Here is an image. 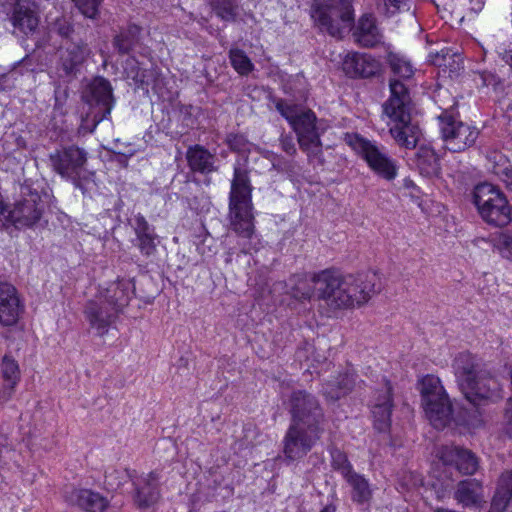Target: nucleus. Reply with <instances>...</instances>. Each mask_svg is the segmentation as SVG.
<instances>
[{
	"instance_id": "37",
	"label": "nucleus",
	"mask_w": 512,
	"mask_h": 512,
	"mask_svg": "<svg viewBox=\"0 0 512 512\" xmlns=\"http://www.w3.org/2000/svg\"><path fill=\"white\" fill-rule=\"evenodd\" d=\"M387 63L395 76L403 80L410 79L414 75V68L409 59L397 52H388Z\"/></svg>"
},
{
	"instance_id": "56",
	"label": "nucleus",
	"mask_w": 512,
	"mask_h": 512,
	"mask_svg": "<svg viewBox=\"0 0 512 512\" xmlns=\"http://www.w3.org/2000/svg\"><path fill=\"white\" fill-rule=\"evenodd\" d=\"M404 186L406 188H414L415 184L411 179L406 178V179H404Z\"/></svg>"
},
{
	"instance_id": "7",
	"label": "nucleus",
	"mask_w": 512,
	"mask_h": 512,
	"mask_svg": "<svg viewBox=\"0 0 512 512\" xmlns=\"http://www.w3.org/2000/svg\"><path fill=\"white\" fill-rule=\"evenodd\" d=\"M473 203L488 224L502 227L512 220V208L504 193L491 183H480L473 190Z\"/></svg>"
},
{
	"instance_id": "19",
	"label": "nucleus",
	"mask_w": 512,
	"mask_h": 512,
	"mask_svg": "<svg viewBox=\"0 0 512 512\" xmlns=\"http://www.w3.org/2000/svg\"><path fill=\"white\" fill-rule=\"evenodd\" d=\"M439 454L445 466L454 467L462 475H473L478 470V458L466 448L446 445L441 448Z\"/></svg>"
},
{
	"instance_id": "42",
	"label": "nucleus",
	"mask_w": 512,
	"mask_h": 512,
	"mask_svg": "<svg viewBox=\"0 0 512 512\" xmlns=\"http://www.w3.org/2000/svg\"><path fill=\"white\" fill-rule=\"evenodd\" d=\"M103 0H73L79 11L87 18L95 19Z\"/></svg>"
},
{
	"instance_id": "1",
	"label": "nucleus",
	"mask_w": 512,
	"mask_h": 512,
	"mask_svg": "<svg viewBox=\"0 0 512 512\" xmlns=\"http://www.w3.org/2000/svg\"><path fill=\"white\" fill-rule=\"evenodd\" d=\"M252 190L248 171L235 166L229 193V216L232 230L242 239L239 245L243 253L259 248L252 214Z\"/></svg>"
},
{
	"instance_id": "36",
	"label": "nucleus",
	"mask_w": 512,
	"mask_h": 512,
	"mask_svg": "<svg viewBox=\"0 0 512 512\" xmlns=\"http://www.w3.org/2000/svg\"><path fill=\"white\" fill-rule=\"evenodd\" d=\"M292 286L290 295L299 301H309L313 296L316 297L315 284L312 282V276L308 279L304 275H296L291 279Z\"/></svg>"
},
{
	"instance_id": "41",
	"label": "nucleus",
	"mask_w": 512,
	"mask_h": 512,
	"mask_svg": "<svg viewBox=\"0 0 512 512\" xmlns=\"http://www.w3.org/2000/svg\"><path fill=\"white\" fill-rule=\"evenodd\" d=\"M19 454L7 443L0 441V467L11 469L19 466Z\"/></svg>"
},
{
	"instance_id": "27",
	"label": "nucleus",
	"mask_w": 512,
	"mask_h": 512,
	"mask_svg": "<svg viewBox=\"0 0 512 512\" xmlns=\"http://www.w3.org/2000/svg\"><path fill=\"white\" fill-rule=\"evenodd\" d=\"M66 499L87 512H104L108 507V501L103 496L89 489H72L67 492Z\"/></svg>"
},
{
	"instance_id": "17",
	"label": "nucleus",
	"mask_w": 512,
	"mask_h": 512,
	"mask_svg": "<svg viewBox=\"0 0 512 512\" xmlns=\"http://www.w3.org/2000/svg\"><path fill=\"white\" fill-rule=\"evenodd\" d=\"M393 407L392 386L385 380L383 387L375 391L370 405L374 428L377 431H389Z\"/></svg>"
},
{
	"instance_id": "14",
	"label": "nucleus",
	"mask_w": 512,
	"mask_h": 512,
	"mask_svg": "<svg viewBox=\"0 0 512 512\" xmlns=\"http://www.w3.org/2000/svg\"><path fill=\"white\" fill-rule=\"evenodd\" d=\"M345 282H350L346 287L350 296L349 308L361 306L367 303L374 295L382 289L380 277L377 273L368 271L357 275H344Z\"/></svg>"
},
{
	"instance_id": "44",
	"label": "nucleus",
	"mask_w": 512,
	"mask_h": 512,
	"mask_svg": "<svg viewBox=\"0 0 512 512\" xmlns=\"http://www.w3.org/2000/svg\"><path fill=\"white\" fill-rule=\"evenodd\" d=\"M473 81L476 83L478 87H493L499 84L500 80L498 76L489 71H476L474 72Z\"/></svg>"
},
{
	"instance_id": "52",
	"label": "nucleus",
	"mask_w": 512,
	"mask_h": 512,
	"mask_svg": "<svg viewBox=\"0 0 512 512\" xmlns=\"http://www.w3.org/2000/svg\"><path fill=\"white\" fill-rule=\"evenodd\" d=\"M467 425L472 428H478L482 425L481 413L478 409H475L471 419L467 420Z\"/></svg>"
},
{
	"instance_id": "29",
	"label": "nucleus",
	"mask_w": 512,
	"mask_h": 512,
	"mask_svg": "<svg viewBox=\"0 0 512 512\" xmlns=\"http://www.w3.org/2000/svg\"><path fill=\"white\" fill-rule=\"evenodd\" d=\"M357 375L352 372L340 374L336 379L323 384V395L329 401H337L352 391L356 384Z\"/></svg>"
},
{
	"instance_id": "23",
	"label": "nucleus",
	"mask_w": 512,
	"mask_h": 512,
	"mask_svg": "<svg viewBox=\"0 0 512 512\" xmlns=\"http://www.w3.org/2000/svg\"><path fill=\"white\" fill-rule=\"evenodd\" d=\"M343 71L351 78H368L379 71V63L372 56L361 53L347 54L343 60Z\"/></svg>"
},
{
	"instance_id": "2",
	"label": "nucleus",
	"mask_w": 512,
	"mask_h": 512,
	"mask_svg": "<svg viewBox=\"0 0 512 512\" xmlns=\"http://www.w3.org/2000/svg\"><path fill=\"white\" fill-rule=\"evenodd\" d=\"M452 367L459 389L474 407L501 398L500 384L471 353H459Z\"/></svg>"
},
{
	"instance_id": "18",
	"label": "nucleus",
	"mask_w": 512,
	"mask_h": 512,
	"mask_svg": "<svg viewBox=\"0 0 512 512\" xmlns=\"http://www.w3.org/2000/svg\"><path fill=\"white\" fill-rule=\"evenodd\" d=\"M117 315L118 314L104 302V299L97 295L88 300L84 308L85 319L88 321L90 328L100 337L108 333Z\"/></svg>"
},
{
	"instance_id": "32",
	"label": "nucleus",
	"mask_w": 512,
	"mask_h": 512,
	"mask_svg": "<svg viewBox=\"0 0 512 512\" xmlns=\"http://www.w3.org/2000/svg\"><path fill=\"white\" fill-rule=\"evenodd\" d=\"M414 163L420 174L425 177L437 176L441 171L438 155L427 146L419 147L415 153Z\"/></svg>"
},
{
	"instance_id": "6",
	"label": "nucleus",
	"mask_w": 512,
	"mask_h": 512,
	"mask_svg": "<svg viewBox=\"0 0 512 512\" xmlns=\"http://www.w3.org/2000/svg\"><path fill=\"white\" fill-rule=\"evenodd\" d=\"M312 282L315 284L319 306L325 310L328 317L349 308L350 296L347 294L346 287L350 282H345L344 275L335 270L325 269L313 273Z\"/></svg>"
},
{
	"instance_id": "54",
	"label": "nucleus",
	"mask_w": 512,
	"mask_h": 512,
	"mask_svg": "<svg viewBox=\"0 0 512 512\" xmlns=\"http://www.w3.org/2000/svg\"><path fill=\"white\" fill-rule=\"evenodd\" d=\"M502 60L505 61L508 65L512 66V47L509 49H504L503 52H500Z\"/></svg>"
},
{
	"instance_id": "16",
	"label": "nucleus",
	"mask_w": 512,
	"mask_h": 512,
	"mask_svg": "<svg viewBox=\"0 0 512 512\" xmlns=\"http://www.w3.org/2000/svg\"><path fill=\"white\" fill-rule=\"evenodd\" d=\"M389 132L395 142L406 149H414L421 136L419 125L411 118V112L387 117Z\"/></svg>"
},
{
	"instance_id": "11",
	"label": "nucleus",
	"mask_w": 512,
	"mask_h": 512,
	"mask_svg": "<svg viewBox=\"0 0 512 512\" xmlns=\"http://www.w3.org/2000/svg\"><path fill=\"white\" fill-rule=\"evenodd\" d=\"M323 433L324 428L289 424L282 441L285 463L303 459L316 446Z\"/></svg>"
},
{
	"instance_id": "55",
	"label": "nucleus",
	"mask_w": 512,
	"mask_h": 512,
	"mask_svg": "<svg viewBox=\"0 0 512 512\" xmlns=\"http://www.w3.org/2000/svg\"><path fill=\"white\" fill-rule=\"evenodd\" d=\"M61 94H63V96L65 97L66 96V91L63 90L61 91L60 88H57L55 90V106H58V105H61Z\"/></svg>"
},
{
	"instance_id": "51",
	"label": "nucleus",
	"mask_w": 512,
	"mask_h": 512,
	"mask_svg": "<svg viewBox=\"0 0 512 512\" xmlns=\"http://www.w3.org/2000/svg\"><path fill=\"white\" fill-rule=\"evenodd\" d=\"M386 11L390 15L397 13L402 7L407 5L409 0H383Z\"/></svg>"
},
{
	"instance_id": "58",
	"label": "nucleus",
	"mask_w": 512,
	"mask_h": 512,
	"mask_svg": "<svg viewBox=\"0 0 512 512\" xmlns=\"http://www.w3.org/2000/svg\"><path fill=\"white\" fill-rule=\"evenodd\" d=\"M339 391H340V388H339V387H337V386H334V392H335L336 394H338V393H339Z\"/></svg>"
},
{
	"instance_id": "45",
	"label": "nucleus",
	"mask_w": 512,
	"mask_h": 512,
	"mask_svg": "<svg viewBox=\"0 0 512 512\" xmlns=\"http://www.w3.org/2000/svg\"><path fill=\"white\" fill-rule=\"evenodd\" d=\"M226 143L230 149L235 152L242 153L249 151L250 143L244 135L234 133L228 134Z\"/></svg>"
},
{
	"instance_id": "9",
	"label": "nucleus",
	"mask_w": 512,
	"mask_h": 512,
	"mask_svg": "<svg viewBox=\"0 0 512 512\" xmlns=\"http://www.w3.org/2000/svg\"><path fill=\"white\" fill-rule=\"evenodd\" d=\"M422 404L426 417L436 429H443L452 419V405L438 377L428 375L421 382Z\"/></svg>"
},
{
	"instance_id": "4",
	"label": "nucleus",
	"mask_w": 512,
	"mask_h": 512,
	"mask_svg": "<svg viewBox=\"0 0 512 512\" xmlns=\"http://www.w3.org/2000/svg\"><path fill=\"white\" fill-rule=\"evenodd\" d=\"M277 111L284 117L297 135L300 148L308 156H317L322 152L321 134L315 113L278 99L275 103Z\"/></svg>"
},
{
	"instance_id": "15",
	"label": "nucleus",
	"mask_w": 512,
	"mask_h": 512,
	"mask_svg": "<svg viewBox=\"0 0 512 512\" xmlns=\"http://www.w3.org/2000/svg\"><path fill=\"white\" fill-rule=\"evenodd\" d=\"M89 54L90 49L84 42L64 40L57 51V70L60 76L75 75Z\"/></svg>"
},
{
	"instance_id": "57",
	"label": "nucleus",
	"mask_w": 512,
	"mask_h": 512,
	"mask_svg": "<svg viewBox=\"0 0 512 512\" xmlns=\"http://www.w3.org/2000/svg\"><path fill=\"white\" fill-rule=\"evenodd\" d=\"M321 512H335L332 506H326Z\"/></svg>"
},
{
	"instance_id": "48",
	"label": "nucleus",
	"mask_w": 512,
	"mask_h": 512,
	"mask_svg": "<svg viewBox=\"0 0 512 512\" xmlns=\"http://www.w3.org/2000/svg\"><path fill=\"white\" fill-rule=\"evenodd\" d=\"M272 169L278 172H291L294 168L293 163L284 159L281 156L273 154L272 159Z\"/></svg>"
},
{
	"instance_id": "31",
	"label": "nucleus",
	"mask_w": 512,
	"mask_h": 512,
	"mask_svg": "<svg viewBox=\"0 0 512 512\" xmlns=\"http://www.w3.org/2000/svg\"><path fill=\"white\" fill-rule=\"evenodd\" d=\"M1 375L3 387L0 390V397L4 400H8L20 380L18 363L9 355H5L2 359Z\"/></svg>"
},
{
	"instance_id": "59",
	"label": "nucleus",
	"mask_w": 512,
	"mask_h": 512,
	"mask_svg": "<svg viewBox=\"0 0 512 512\" xmlns=\"http://www.w3.org/2000/svg\"><path fill=\"white\" fill-rule=\"evenodd\" d=\"M133 154H134V152H133V151H129V154H128V155H129V156H132Z\"/></svg>"
},
{
	"instance_id": "22",
	"label": "nucleus",
	"mask_w": 512,
	"mask_h": 512,
	"mask_svg": "<svg viewBox=\"0 0 512 512\" xmlns=\"http://www.w3.org/2000/svg\"><path fill=\"white\" fill-rule=\"evenodd\" d=\"M22 307L14 286L0 282V324L12 326L17 323Z\"/></svg>"
},
{
	"instance_id": "50",
	"label": "nucleus",
	"mask_w": 512,
	"mask_h": 512,
	"mask_svg": "<svg viewBox=\"0 0 512 512\" xmlns=\"http://www.w3.org/2000/svg\"><path fill=\"white\" fill-rule=\"evenodd\" d=\"M280 146L282 150L289 156L296 154L297 149L292 136L282 135L280 137Z\"/></svg>"
},
{
	"instance_id": "43",
	"label": "nucleus",
	"mask_w": 512,
	"mask_h": 512,
	"mask_svg": "<svg viewBox=\"0 0 512 512\" xmlns=\"http://www.w3.org/2000/svg\"><path fill=\"white\" fill-rule=\"evenodd\" d=\"M331 456L333 467L336 470L340 471L343 477L353 472L350 462L348 461L346 455L343 454L341 451L334 450L332 451Z\"/></svg>"
},
{
	"instance_id": "25",
	"label": "nucleus",
	"mask_w": 512,
	"mask_h": 512,
	"mask_svg": "<svg viewBox=\"0 0 512 512\" xmlns=\"http://www.w3.org/2000/svg\"><path fill=\"white\" fill-rule=\"evenodd\" d=\"M134 485L136 490L135 501L139 507H149L159 499L158 475L155 472L138 477L134 481Z\"/></svg>"
},
{
	"instance_id": "38",
	"label": "nucleus",
	"mask_w": 512,
	"mask_h": 512,
	"mask_svg": "<svg viewBox=\"0 0 512 512\" xmlns=\"http://www.w3.org/2000/svg\"><path fill=\"white\" fill-rule=\"evenodd\" d=\"M210 7L223 21L233 22L238 15V5L235 0H210Z\"/></svg>"
},
{
	"instance_id": "40",
	"label": "nucleus",
	"mask_w": 512,
	"mask_h": 512,
	"mask_svg": "<svg viewBox=\"0 0 512 512\" xmlns=\"http://www.w3.org/2000/svg\"><path fill=\"white\" fill-rule=\"evenodd\" d=\"M130 224L136 235L135 240H140L144 237H149L153 234H156L154 227L151 226L145 217L141 214L134 215V217L130 220Z\"/></svg>"
},
{
	"instance_id": "24",
	"label": "nucleus",
	"mask_w": 512,
	"mask_h": 512,
	"mask_svg": "<svg viewBox=\"0 0 512 512\" xmlns=\"http://www.w3.org/2000/svg\"><path fill=\"white\" fill-rule=\"evenodd\" d=\"M131 284L127 280H119L100 288L97 296L104 299V302L117 314L120 313L130 301Z\"/></svg>"
},
{
	"instance_id": "30",
	"label": "nucleus",
	"mask_w": 512,
	"mask_h": 512,
	"mask_svg": "<svg viewBox=\"0 0 512 512\" xmlns=\"http://www.w3.org/2000/svg\"><path fill=\"white\" fill-rule=\"evenodd\" d=\"M188 166L194 172L208 174L216 170L215 156L201 145L188 148L186 152Z\"/></svg>"
},
{
	"instance_id": "28",
	"label": "nucleus",
	"mask_w": 512,
	"mask_h": 512,
	"mask_svg": "<svg viewBox=\"0 0 512 512\" xmlns=\"http://www.w3.org/2000/svg\"><path fill=\"white\" fill-rule=\"evenodd\" d=\"M454 499L465 508L480 505L483 500V487L477 479H465L457 484Z\"/></svg>"
},
{
	"instance_id": "46",
	"label": "nucleus",
	"mask_w": 512,
	"mask_h": 512,
	"mask_svg": "<svg viewBox=\"0 0 512 512\" xmlns=\"http://www.w3.org/2000/svg\"><path fill=\"white\" fill-rule=\"evenodd\" d=\"M156 238L157 235L153 234L140 240H133V243L143 256L150 257L156 252Z\"/></svg>"
},
{
	"instance_id": "3",
	"label": "nucleus",
	"mask_w": 512,
	"mask_h": 512,
	"mask_svg": "<svg viewBox=\"0 0 512 512\" xmlns=\"http://www.w3.org/2000/svg\"><path fill=\"white\" fill-rule=\"evenodd\" d=\"M49 166L62 179L70 182L84 196L94 186V173L87 170L88 153L77 145H66L49 154Z\"/></svg>"
},
{
	"instance_id": "10",
	"label": "nucleus",
	"mask_w": 512,
	"mask_h": 512,
	"mask_svg": "<svg viewBox=\"0 0 512 512\" xmlns=\"http://www.w3.org/2000/svg\"><path fill=\"white\" fill-rule=\"evenodd\" d=\"M347 143L380 178L392 181L398 174V164L386 148L358 134L347 135Z\"/></svg>"
},
{
	"instance_id": "20",
	"label": "nucleus",
	"mask_w": 512,
	"mask_h": 512,
	"mask_svg": "<svg viewBox=\"0 0 512 512\" xmlns=\"http://www.w3.org/2000/svg\"><path fill=\"white\" fill-rule=\"evenodd\" d=\"M10 22L25 35L35 32L39 25L37 5L34 0H17L12 8Z\"/></svg>"
},
{
	"instance_id": "39",
	"label": "nucleus",
	"mask_w": 512,
	"mask_h": 512,
	"mask_svg": "<svg viewBox=\"0 0 512 512\" xmlns=\"http://www.w3.org/2000/svg\"><path fill=\"white\" fill-rule=\"evenodd\" d=\"M229 59L233 68L241 75H248L254 68L249 57L241 49H231Z\"/></svg>"
},
{
	"instance_id": "33",
	"label": "nucleus",
	"mask_w": 512,
	"mask_h": 512,
	"mask_svg": "<svg viewBox=\"0 0 512 512\" xmlns=\"http://www.w3.org/2000/svg\"><path fill=\"white\" fill-rule=\"evenodd\" d=\"M344 478L352 487V500L354 502L364 504L370 501L372 491L367 479L354 471L346 475Z\"/></svg>"
},
{
	"instance_id": "26",
	"label": "nucleus",
	"mask_w": 512,
	"mask_h": 512,
	"mask_svg": "<svg viewBox=\"0 0 512 512\" xmlns=\"http://www.w3.org/2000/svg\"><path fill=\"white\" fill-rule=\"evenodd\" d=\"M355 41L363 47H374L382 41V33L371 14L363 15L353 31Z\"/></svg>"
},
{
	"instance_id": "13",
	"label": "nucleus",
	"mask_w": 512,
	"mask_h": 512,
	"mask_svg": "<svg viewBox=\"0 0 512 512\" xmlns=\"http://www.w3.org/2000/svg\"><path fill=\"white\" fill-rule=\"evenodd\" d=\"M440 133L445 148L451 152H462L476 142L479 131L451 114L443 112L439 117Z\"/></svg>"
},
{
	"instance_id": "12",
	"label": "nucleus",
	"mask_w": 512,
	"mask_h": 512,
	"mask_svg": "<svg viewBox=\"0 0 512 512\" xmlns=\"http://www.w3.org/2000/svg\"><path fill=\"white\" fill-rule=\"evenodd\" d=\"M289 412L291 414L290 424L324 428L325 415L319 401L314 395L304 390L291 393Z\"/></svg>"
},
{
	"instance_id": "21",
	"label": "nucleus",
	"mask_w": 512,
	"mask_h": 512,
	"mask_svg": "<svg viewBox=\"0 0 512 512\" xmlns=\"http://www.w3.org/2000/svg\"><path fill=\"white\" fill-rule=\"evenodd\" d=\"M390 96L383 104V113L386 117L408 113L412 111V99L406 84L400 79L389 80Z\"/></svg>"
},
{
	"instance_id": "35",
	"label": "nucleus",
	"mask_w": 512,
	"mask_h": 512,
	"mask_svg": "<svg viewBox=\"0 0 512 512\" xmlns=\"http://www.w3.org/2000/svg\"><path fill=\"white\" fill-rule=\"evenodd\" d=\"M141 28L135 24L121 30L113 39V46L120 54H128L138 42Z\"/></svg>"
},
{
	"instance_id": "47",
	"label": "nucleus",
	"mask_w": 512,
	"mask_h": 512,
	"mask_svg": "<svg viewBox=\"0 0 512 512\" xmlns=\"http://www.w3.org/2000/svg\"><path fill=\"white\" fill-rule=\"evenodd\" d=\"M52 31L65 38L64 40H67L73 32V26L68 19L62 17L55 20Z\"/></svg>"
},
{
	"instance_id": "5",
	"label": "nucleus",
	"mask_w": 512,
	"mask_h": 512,
	"mask_svg": "<svg viewBox=\"0 0 512 512\" xmlns=\"http://www.w3.org/2000/svg\"><path fill=\"white\" fill-rule=\"evenodd\" d=\"M311 17L322 32L341 39L354 22L352 0H315Z\"/></svg>"
},
{
	"instance_id": "49",
	"label": "nucleus",
	"mask_w": 512,
	"mask_h": 512,
	"mask_svg": "<svg viewBox=\"0 0 512 512\" xmlns=\"http://www.w3.org/2000/svg\"><path fill=\"white\" fill-rule=\"evenodd\" d=\"M495 246L500 250L512 251V233L501 232L494 238Z\"/></svg>"
},
{
	"instance_id": "53",
	"label": "nucleus",
	"mask_w": 512,
	"mask_h": 512,
	"mask_svg": "<svg viewBox=\"0 0 512 512\" xmlns=\"http://www.w3.org/2000/svg\"><path fill=\"white\" fill-rule=\"evenodd\" d=\"M451 59V56L448 55V53H444L442 51L441 54H437L436 57L432 60L433 64L436 65V66H446L447 65V61Z\"/></svg>"
},
{
	"instance_id": "34",
	"label": "nucleus",
	"mask_w": 512,
	"mask_h": 512,
	"mask_svg": "<svg viewBox=\"0 0 512 512\" xmlns=\"http://www.w3.org/2000/svg\"><path fill=\"white\" fill-rule=\"evenodd\" d=\"M512 497V471L503 473L499 479L498 488L492 500V509L503 511Z\"/></svg>"
},
{
	"instance_id": "8",
	"label": "nucleus",
	"mask_w": 512,
	"mask_h": 512,
	"mask_svg": "<svg viewBox=\"0 0 512 512\" xmlns=\"http://www.w3.org/2000/svg\"><path fill=\"white\" fill-rule=\"evenodd\" d=\"M83 99L91 111L82 119L80 131L92 133L97 125L110 115L114 106L113 89L104 77L94 78L87 86Z\"/></svg>"
}]
</instances>
